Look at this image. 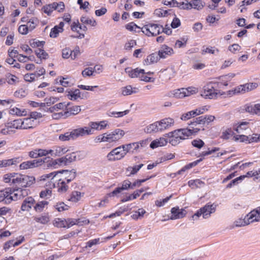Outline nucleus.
I'll use <instances>...</instances> for the list:
<instances>
[{"mask_svg":"<svg viewBox=\"0 0 260 260\" xmlns=\"http://www.w3.org/2000/svg\"><path fill=\"white\" fill-rule=\"evenodd\" d=\"M200 131V128H182L176 129L173 132L166 134L168 138L169 142L173 146L178 144L181 140L185 139L191 135H196Z\"/></svg>","mask_w":260,"mask_h":260,"instance_id":"nucleus-1","label":"nucleus"},{"mask_svg":"<svg viewBox=\"0 0 260 260\" xmlns=\"http://www.w3.org/2000/svg\"><path fill=\"white\" fill-rule=\"evenodd\" d=\"M91 133L88 128H78L72 130L71 132H67L59 136V139L62 141L75 140L80 136L89 135Z\"/></svg>","mask_w":260,"mask_h":260,"instance_id":"nucleus-2","label":"nucleus"},{"mask_svg":"<svg viewBox=\"0 0 260 260\" xmlns=\"http://www.w3.org/2000/svg\"><path fill=\"white\" fill-rule=\"evenodd\" d=\"M216 206L210 203L207 204L204 207L198 210L197 212L191 216V219L197 220L201 215L204 218H208L210 216L211 213L215 211Z\"/></svg>","mask_w":260,"mask_h":260,"instance_id":"nucleus-3","label":"nucleus"},{"mask_svg":"<svg viewBox=\"0 0 260 260\" xmlns=\"http://www.w3.org/2000/svg\"><path fill=\"white\" fill-rule=\"evenodd\" d=\"M162 25L154 23H148L141 28V31L148 37H154L161 34Z\"/></svg>","mask_w":260,"mask_h":260,"instance_id":"nucleus-4","label":"nucleus"},{"mask_svg":"<svg viewBox=\"0 0 260 260\" xmlns=\"http://www.w3.org/2000/svg\"><path fill=\"white\" fill-rule=\"evenodd\" d=\"M15 186H20L21 187H29L34 184L35 182V178L34 176H29L27 175L18 174L16 175Z\"/></svg>","mask_w":260,"mask_h":260,"instance_id":"nucleus-5","label":"nucleus"},{"mask_svg":"<svg viewBox=\"0 0 260 260\" xmlns=\"http://www.w3.org/2000/svg\"><path fill=\"white\" fill-rule=\"evenodd\" d=\"M81 111L80 107L79 106H74L72 107L68 108L65 111H62L53 115V117L57 119L61 117L66 118L72 115H76Z\"/></svg>","mask_w":260,"mask_h":260,"instance_id":"nucleus-6","label":"nucleus"},{"mask_svg":"<svg viewBox=\"0 0 260 260\" xmlns=\"http://www.w3.org/2000/svg\"><path fill=\"white\" fill-rule=\"evenodd\" d=\"M124 132L121 129H116L110 133H105L106 142L112 143L121 139L124 135Z\"/></svg>","mask_w":260,"mask_h":260,"instance_id":"nucleus-7","label":"nucleus"},{"mask_svg":"<svg viewBox=\"0 0 260 260\" xmlns=\"http://www.w3.org/2000/svg\"><path fill=\"white\" fill-rule=\"evenodd\" d=\"M125 156V152L121 151L120 147H116L107 154V158L110 161H114L120 160Z\"/></svg>","mask_w":260,"mask_h":260,"instance_id":"nucleus-8","label":"nucleus"},{"mask_svg":"<svg viewBox=\"0 0 260 260\" xmlns=\"http://www.w3.org/2000/svg\"><path fill=\"white\" fill-rule=\"evenodd\" d=\"M56 172H57V176L59 174L60 175L59 178L62 180H65L67 183H69L73 180L76 176V172L74 169L71 170H62ZM57 177H58V176Z\"/></svg>","mask_w":260,"mask_h":260,"instance_id":"nucleus-9","label":"nucleus"},{"mask_svg":"<svg viewBox=\"0 0 260 260\" xmlns=\"http://www.w3.org/2000/svg\"><path fill=\"white\" fill-rule=\"evenodd\" d=\"M207 111L208 109L207 108V106H203L202 107L197 108L195 110L190 111L185 114H183L181 116V119L182 120H187L188 119H189L191 117H194L197 115L203 114L204 113Z\"/></svg>","mask_w":260,"mask_h":260,"instance_id":"nucleus-10","label":"nucleus"},{"mask_svg":"<svg viewBox=\"0 0 260 260\" xmlns=\"http://www.w3.org/2000/svg\"><path fill=\"white\" fill-rule=\"evenodd\" d=\"M217 93L211 83H208L203 87L201 95L205 99H212L215 98Z\"/></svg>","mask_w":260,"mask_h":260,"instance_id":"nucleus-11","label":"nucleus"},{"mask_svg":"<svg viewBox=\"0 0 260 260\" xmlns=\"http://www.w3.org/2000/svg\"><path fill=\"white\" fill-rule=\"evenodd\" d=\"M42 162L43 161L41 158L26 161L21 163L19 167L21 170L32 169L42 166Z\"/></svg>","mask_w":260,"mask_h":260,"instance_id":"nucleus-12","label":"nucleus"},{"mask_svg":"<svg viewBox=\"0 0 260 260\" xmlns=\"http://www.w3.org/2000/svg\"><path fill=\"white\" fill-rule=\"evenodd\" d=\"M11 188H6L4 190H0V202L5 204H9L12 202L11 196Z\"/></svg>","mask_w":260,"mask_h":260,"instance_id":"nucleus-13","label":"nucleus"},{"mask_svg":"<svg viewBox=\"0 0 260 260\" xmlns=\"http://www.w3.org/2000/svg\"><path fill=\"white\" fill-rule=\"evenodd\" d=\"M172 216L170 219L172 220L182 218L186 214V211L183 209H180L179 207H173L171 209Z\"/></svg>","mask_w":260,"mask_h":260,"instance_id":"nucleus-14","label":"nucleus"},{"mask_svg":"<svg viewBox=\"0 0 260 260\" xmlns=\"http://www.w3.org/2000/svg\"><path fill=\"white\" fill-rule=\"evenodd\" d=\"M159 132H162L174 124V121L172 118H167L157 121Z\"/></svg>","mask_w":260,"mask_h":260,"instance_id":"nucleus-15","label":"nucleus"},{"mask_svg":"<svg viewBox=\"0 0 260 260\" xmlns=\"http://www.w3.org/2000/svg\"><path fill=\"white\" fill-rule=\"evenodd\" d=\"M21 159L20 157H15L9 159L0 160V167H7L10 166H16L20 161Z\"/></svg>","mask_w":260,"mask_h":260,"instance_id":"nucleus-16","label":"nucleus"},{"mask_svg":"<svg viewBox=\"0 0 260 260\" xmlns=\"http://www.w3.org/2000/svg\"><path fill=\"white\" fill-rule=\"evenodd\" d=\"M174 51L172 48L169 46L164 45H162L159 50L158 52V54L160 58H165L168 56H170L173 54Z\"/></svg>","mask_w":260,"mask_h":260,"instance_id":"nucleus-17","label":"nucleus"},{"mask_svg":"<svg viewBox=\"0 0 260 260\" xmlns=\"http://www.w3.org/2000/svg\"><path fill=\"white\" fill-rule=\"evenodd\" d=\"M68 151L66 147L55 146L52 149L49 150V152H51V155L52 156H59L65 154Z\"/></svg>","mask_w":260,"mask_h":260,"instance_id":"nucleus-18","label":"nucleus"},{"mask_svg":"<svg viewBox=\"0 0 260 260\" xmlns=\"http://www.w3.org/2000/svg\"><path fill=\"white\" fill-rule=\"evenodd\" d=\"M35 201L31 197L26 198L23 202L21 209L22 211H28L32 206L34 207Z\"/></svg>","mask_w":260,"mask_h":260,"instance_id":"nucleus-19","label":"nucleus"},{"mask_svg":"<svg viewBox=\"0 0 260 260\" xmlns=\"http://www.w3.org/2000/svg\"><path fill=\"white\" fill-rule=\"evenodd\" d=\"M251 214V212H249L246 216L244 219L240 218L237 220H236L234 222V224L235 226L240 227L242 226H245L246 225L249 224L251 223L254 222L253 219H251L250 218V215Z\"/></svg>","mask_w":260,"mask_h":260,"instance_id":"nucleus-20","label":"nucleus"},{"mask_svg":"<svg viewBox=\"0 0 260 260\" xmlns=\"http://www.w3.org/2000/svg\"><path fill=\"white\" fill-rule=\"evenodd\" d=\"M41 159H42L43 161L42 162V166H43L44 168H56L57 162L56 161V160H55V159L50 157H46L43 158H41Z\"/></svg>","mask_w":260,"mask_h":260,"instance_id":"nucleus-21","label":"nucleus"},{"mask_svg":"<svg viewBox=\"0 0 260 260\" xmlns=\"http://www.w3.org/2000/svg\"><path fill=\"white\" fill-rule=\"evenodd\" d=\"M168 142H169L168 138H160L159 139L153 141L150 143V147L152 149H154L158 147L165 146Z\"/></svg>","mask_w":260,"mask_h":260,"instance_id":"nucleus-22","label":"nucleus"},{"mask_svg":"<svg viewBox=\"0 0 260 260\" xmlns=\"http://www.w3.org/2000/svg\"><path fill=\"white\" fill-rule=\"evenodd\" d=\"M17 175H18V173H16L6 174L3 176V180L5 183H9L11 185H15Z\"/></svg>","mask_w":260,"mask_h":260,"instance_id":"nucleus-23","label":"nucleus"},{"mask_svg":"<svg viewBox=\"0 0 260 260\" xmlns=\"http://www.w3.org/2000/svg\"><path fill=\"white\" fill-rule=\"evenodd\" d=\"M160 58L157 53H153L147 56V58L144 61V64L148 66L157 62Z\"/></svg>","mask_w":260,"mask_h":260,"instance_id":"nucleus-24","label":"nucleus"},{"mask_svg":"<svg viewBox=\"0 0 260 260\" xmlns=\"http://www.w3.org/2000/svg\"><path fill=\"white\" fill-rule=\"evenodd\" d=\"M67 96L71 100H76L78 98H83V94H81L80 90L78 89L68 91Z\"/></svg>","mask_w":260,"mask_h":260,"instance_id":"nucleus-25","label":"nucleus"},{"mask_svg":"<svg viewBox=\"0 0 260 260\" xmlns=\"http://www.w3.org/2000/svg\"><path fill=\"white\" fill-rule=\"evenodd\" d=\"M172 2L173 3V7H177L183 10H190L192 8L190 2H188L187 0L181 3H178L176 1H173Z\"/></svg>","mask_w":260,"mask_h":260,"instance_id":"nucleus-26","label":"nucleus"},{"mask_svg":"<svg viewBox=\"0 0 260 260\" xmlns=\"http://www.w3.org/2000/svg\"><path fill=\"white\" fill-rule=\"evenodd\" d=\"M24 241V237H22L20 240L15 241L14 240H9L6 242L4 246L5 250L9 249L12 246L16 247L20 245Z\"/></svg>","mask_w":260,"mask_h":260,"instance_id":"nucleus-27","label":"nucleus"},{"mask_svg":"<svg viewBox=\"0 0 260 260\" xmlns=\"http://www.w3.org/2000/svg\"><path fill=\"white\" fill-rule=\"evenodd\" d=\"M190 91L186 88L178 89L174 91V95L177 98H183L190 95Z\"/></svg>","mask_w":260,"mask_h":260,"instance_id":"nucleus-28","label":"nucleus"},{"mask_svg":"<svg viewBox=\"0 0 260 260\" xmlns=\"http://www.w3.org/2000/svg\"><path fill=\"white\" fill-rule=\"evenodd\" d=\"M144 191L143 189H141L136 190L133 194L126 196V197L122 199L121 201V202H125L128 201L134 200L140 196V194Z\"/></svg>","mask_w":260,"mask_h":260,"instance_id":"nucleus-29","label":"nucleus"},{"mask_svg":"<svg viewBox=\"0 0 260 260\" xmlns=\"http://www.w3.org/2000/svg\"><path fill=\"white\" fill-rule=\"evenodd\" d=\"M202 160H203V158H200V159H198L193 162L189 163L188 165H186L184 167H183L180 170L178 171L177 172V174H178V175L182 174L186 170L189 169L190 168H192V167H194L196 166H197L200 162L202 161Z\"/></svg>","mask_w":260,"mask_h":260,"instance_id":"nucleus-30","label":"nucleus"},{"mask_svg":"<svg viewBox=\"0 0 260 260\" xmlns=\"http://www.w3.org/2000/svg\"><path fill=\"white\" fill-rule=\"evenodd\" d=\"M202 160H203V158H200V159H198L193 162L189 163L188 165H186L184 167H183L180 170L178 171L177 172V174H178V175L182 174L186 170L189 169L190 168H192V167H194L196 166H197L200 162L202 161Z\"/></svg>","mask_w":260,"mask_h":260,"instance_id":"nucleus-31","label":"nucleus"},{"mask_svg":"<svg viewBox=\"0 0 260 260\" xmlns=\"http://www.w3.org/2000/svg\"><path fill=\"white\" fill-rule=\"evenodd\" d=\"M235 76V74L234 73H230L228 75L221 76L219 77V79L220 80L219 83L224 86H228V82L231 81V80Z\"/></svg>","mask_w":260,"mask_h":260,"instance_id":"nucleus-32","label":"nucleus"},{"mask_svg":"<svg viewBox=\"0 0 260 260\" xmlns=\"http://www.w3.org/2000/svg\"><path fill=\"white\" fill-rule=\"evenodd\" d=\"M66 160H67L68 164L71 163L74 161L80 160V152H72L71 154H69L66 155Z\"/></svg>","mask_w":260,"mask_h":260,"instance_id":"nucleus-33","label":"nucleus"},{"mask_svg":"<svg viewBox=\"0 0 260 260\" xmlns=\"http://www.w3.org/2000/svg\"><path fill=\"white\" fill-rule=\"evenodd\" d=\"M143 166L144 165L142 164L134 167H128L126 171V173H129L127 175L129 176L136 174Z\"/></svg>","mask_w":260,"mask_h":260,"instance_id":"nucleus-34","label":"nucleus"},{"mask_svg":"<svg viewBox=\"0 0 260 260\" xmlns=\"http://www.w3.org/2000/svg\"><path fill=\"white\" fill-rule=\"evenodd\" d=\"M22 119H18L11 122H9L8 123V126L10 128L13 127L16 129H22Z\"/></svg>","mask_w":260,"mask_h":260,"instance_id":"nucleus-35","label":"nucleus"},{"mask_svg":"<svg viewBox=\"0 0 260 260\" xmlns=\"http://www.w3.org/2000/svg\"><path fill=\"white\" fill-rule=\"evenodd\" d=\"M67 181L62 180L58 178V191L59 192H64L67 191L69 188Z\"/></svg>","mask_w":260,"mask_h":260,"instance_id":"nucleus-36","label":"nucleus"},{"mask_svg":"<svg viewBox=\"0 0 260 260\" xmlns=\"http://www.w3.org/2000/svg\"><path fill=\"white\" fill-rule=\"evenodd\" d=\"M249 216L251 219H253L254 222L260 221V207L251 211V214Z\"/></svg>","mask_w":260,"mask_h":260,"instance_id":"nucleus-37","label":"nucleus"},{"mask_svg":"<svg viewBox=\"0 0 260 260\" xmlns=\"http://www.w3.org/2000/svg\"><path fill=\"white\" fill-rule=\"evenodd\" d=\"M129 110H126L122 112H116L112 111H109L108 115L110 117H114L116 118L121 117L124 115L127 114L129 113Z\"/></svg>","mask_w":260,"mask_h":260,"instance_id":"nucleus-38","label":"nucleus"},{"mask_svg":"<svg viewBox=\"0 0 260 260\" xmlns=\"http://www.w3.org/2000/svg\"><path fill=\"white\" fill-rule=\"evenodd\" d=\"M32 122L34 120L31 118H27L22 119L23 124H22V129H26L33 128Z\"/></svg>","mask_w":260,"mask_h":260,"instance_id":"nucleus-39","label":"nucleus"},{"mask_svg":"<svg viewBox=\"0 0 260 260\" xmlns=\"http://www.w3.org/2000/svg\"><path fill=\"white\" fill-rule=\"evenodd\" d=\"M145 132L147 133L158 132V125L157 121L149 125L145 128Z\"/></svg>","mask_w":260,"mask_h":260,"instance_id":"nucleus-40","label":"nucleus"},{"mask_svg":"<svg viewBox=\"0 0 260 260\" xmlns=\"http://www.w3.org/2000/svg\"><path fill=\"white\" fill-rule=\"evenodd\" d=\"M17 193L20 194L21 198H23L28 194L29 190L26 189H23L18 186H16L13 189Z\"/></svg>","mask_w":260,"mask_h":260,"instance_id":"nucleus-41","label":"nucleus"},{"mask_svg":"<svg viewBox=\"0 0 260 260\" xmlns=\"http://www.w3.org/2000/svg\"><path fill=\"white\" fill-rule=\"evenodd\" d=\"M9 113L12 115H16L19 116L25 115L26 114L25 110L21 111L20 109L16 107L11 108Z\"/></svg>","mask_w":260,"mask_h":260,"instance_id":"nucleus-42","label":"nucleus"},{"mask_svg":"<svg viewBox=\"0 0 260 260\" xmlns=\"http://www.w3.org/2000/svg\"><path fill=\"white\" fill-rule=\"evenodd\" d=\"M81 197V193L79 191H74L71 194L70 198L69 199L70 201L73 202H77L79 201Z\"/></svg>","mask_w":260,"mask_h":260,"instance_id":"nucleus-43","label":"nucleus"},{"mask_svg":"<svg viewBox=\"0 0 260 260\" xmlns=\"http://www.w3.org/2000/svg\"><path fill=\"white\" fill-rule=\"evenodd\" d=\"M125 72L128 74V76L131 78L139 77L138 68L135 69H131L130 68H127L125 69Z\"/></svg>","mask_w":260,"mask_h":260,"instance_id":"nucleus-44","label":"nucleus"},{"mask_svg":"<svg viewBox=\"0 0 260 260\" xmlns=\"http://www.w3.org/2000/svg\"><path fill=\"white\" fill-rule=\"evenodd\" d=\"M134 90H133L132 86H126V87L122 88V94L123 95H128L132 94L133 93H136V91L135 90L136 89V88H134Z\"/></svg>","mask_w":260,"mask_h":260,"instance_id":"nucleus-45","label":"nucleus"},{"mask_svg":"<svg viewBox=\"0 0 260 260\" xmlns=\"http://www.w3.org/2000/svg\"><path fill=\"white\" fill-rule=\"evenodd\" d=\"M80 20L83 23L89 24L92 26H95L96 25V21L94 19H90L85 16L81 17Z\"/></svg>","mask_w":260,"mask_h":260,"instance_id":"nucleus-46","label":"nucleus"},{"mask_svg":"<svg viewBox=\"0 0 260 260\" xmlns=\"http://www.w3.org/2000/svg\"><path fill=\"white\" fill-rule=\"evenodd\" d=\"M35 53L38 57L41 59H46L48 57V54L44 50L39 48L35 50Z\"/></svg>","mask_w":260,"mask_h":260,"instance_id":"nucleus-47","label":"nucleus"},{"mask_svg":"<svg viewBox=\"0 0 260 260\" xmlns=\"http://www.w3.org/2000/svg\"><path fill=\"white\" fill-rule=\"evenodd\" d=\"M205 121L204 118L203 116H200L199 117H197L196 118L195 120H194L193 121L191 122L189 125L190 126V128H192L193 126H191V125H194L196 126L197 124H205Z\"/></svg>","mask_w":260,"mask_h":260,"instance_id":"nucleus-48","label":"nucleus"},{"mask_svg":"<svg viewBox=\"0 0 260 260\" xmlns=\"http://www.w3.org/2000/svg\"><path fill=\"white\" fill-rule=\"evenodd\" d=\"M249 124L248 122H241L235 128V130L238 133H240L241 130H245L248 128V125Z\"/></svg>","mask_w":260,"mask_h":260,"instance_id":"nucleus-49","label":"nucleus"},{"mask_svg":"<svg viewBox=\"0 0 260 260\" xmlns=\"http://www.w3.org/2000/svg\"><path fill=\"white\" fill-rule=\"evenodd\" d=\"M48 202L47 201H41L34 205V209L36 211L40 212L43 210L45 205L48 204Z\"/></svg>","mask_w":260,"mask_h":260,"instance_id":"nucleus-50","label":"nucleus"},{"mask_svg":"<svg viewBox=\"0 0 260 260\" xmlns=\"http://www.w3.org/2000/svg\"><path fill=\"white\" fill-rule=\"evenodd\" d=\"M257 87V84L256 83H249L243 85L244 87V92L251 91Z\"/></svg>","mask_w":260,"mask_h":260,"instance_id":"nucleus-51","label":"nucleus"},{"mask_svg":"<svg viewBox=\"0 0 260 260\" xmlns=\"http://www.w3.org/2000/svg\"><path fill=\"white\" fill-rule=\"evenodd\" d=\"M89 127H84L83 128H88L91 130V133L89 135H91L93 133V129L98 131H101L100 127L99 122H90L88 124Z\"/></svg>","mask_w":260,"mask_h":260,"instance_id":"nucleus-52","label":"nucleus"},{"mask_svg":"<svg viewBox=\"0 0 260 260\" xmlns=\"http://www.w3.org/2000/svg\"><path fill=\"white\" fill-rule=\"evenodd\" d=\"M192 8L196 9L197 10L202 9L204 5L202 4L201 0H193L190 2Z\"/></svg>","mask_w":260,"mask_h":260,"instance_id":"nucleus-53","label":"nucleus"},{"mask_svg":"<svg viewBox=\"0 0 260 260\" xmlns=\"http://www.w3.org/2000/svg\"><path fill=\"white\" fill-rule=\"evenodd\" d=\"M39 23V20L37 18H32L30 19L28 21L29 24V30L31 31L33 30Z\"/></svg>","mask_w":260,"mask_h":260,"instance_id":"nucleus-54","label":"nucleus"},{"mask_svg":"<svg viewBox=\"0 0 260 260\" xmlns=\"http://www.w3.org/2000/svg\"><path fill=\"white\" fill-rule=\"evenodd\" d=\"M52 194V190L49 188H46L45 190H42L40 193V197L41 198H49Z\"/></svg>","mask_w":260,"mask_h":260,"instance_id":"nucleus-55","label":"nucleus"},{"mask_svg":"<svg viewBox=\"0 0 260 260\" xmlns=\"http://www.w3.org/2000/svg\"><path fill=\"white\" fill-rule=\"evenodd\" d=\"M202 54L203 55L205 54L206 53H210V54H215L216 52H218L219 50L215 47H207L202 50Z\"/></svg>","mask_w":260,"mask_h":260,"instance_id":"nucleus-56","label":"nucleus"},{"mask_svg":"<svg viewBox=\"0 0 260 260\" xmlns=\"http://www.w3.org/2000/svg\"><path fill=\"white\" fill-rule=\"evenodd\" d=\"M126 152L131 151V150H137L139 148V144L138 142L133 143L126 144Z\"/></svg>","mask_w":260,"mask_h":260,"instance_id":"nucleus-57","label":"nucleus"},{"mask_svg":"<svg viewBox=\"0 0 260 260\" xmlns=\"http://www.w3.org/2000/svg\"><path fill=\"white\" fill-rule=\"evenodd\" d=\"M55 208L57 211L59 212H61L68 210L69 206L65 204L63 202H60L56 204Z\"/></svg>","mask_w":260,"mask_h":260,"instance_id":"nucleus-58","label":"nucleus"},{"mask_svg":"<svg viewBox=\"0 0 260 260\" xmlns=\"http://www.w3.org/2000/svg\"><path fill=\"white\" fill-rule=\"evenodd\" d=\"M54 225L57 228H67V220L57 218L54 223Z\"/></svg>","mask_w":260,"mask_h":260,"instance_id":"nucleus-59","label":"nucleus"},{"mask_svg":"<svg viewBox=\"0 0 260 260\" xmlns=\"http://www.w3.org/2000/svg\"><path fill=\"white\" fill-rule=\"evenodd\" d=\"M57 176V172L56 171H54L53 172H51L50 173L47 174H44L41 176L40 180H45L48 178H51V179H53L54 177H56Z\"/></svg>","mask_w":260,"mask_h":260,"instance_id":"nucleus-60","label":"nucleus"},{"mask_svg":"<svg viewBox=\"0 0 260 260\" xmlns=\"http://www.w3.org/2000/svg\"><path fill=\"white\" fill-rule=\"evenodd\" d=\"M62 56L63 58L68 59L70 57L72 58V51L69 48H66L62 51Z\"/></svg>","mask_w":260,"mask_h":260,"instance_id":"nucleus-61","label":"nucleus"},{"mask_svg":"<svg viewBox=\"0 0 260 260\" xmlns=\"http://www.w3.org/2000/svg\"><path fill=\"white\" fill-rule=\"evenodd\" d=\"M81 221H80V219L74 220L72 219H69L68 220H67V228H69L71 226L75 225V224H78L79 225H82V223H81Z\"/></svg>","mask_w":260,"mask_h":260,"instance_id":"nucleus-62","label":"nucleus"},{"mask_svg":"<svg viewBox=\"0 0 260 260\" xmlns=\"http://www.w3.org/2000/svg\"><path fill=\"white\" fill-rule=\"evenodd\" d=\"M191 144L194 147L199 149H201L205 144L204 142L200 139L193 140Z\"/></svg>","mask_w":260,"mask_h":260,"instance_id":"nucleus-63","label":"nucleus"},{"mask_svg":"<svg viewBox=\"0 0 260 260\" xmlns=\"http://www.w3.org/2000/svg\"><path fill=\"white\" fill-rule=\"evenodd\" d=\"M61 32H62V31H60V29H59L58 27L55 26L51 30L50 37L51 38H55L58 36L59 33Z\"/></svg>","mask_w":260,"mask_h":260,"instance_id":"nucleus-64","label":"nucleus"}]
</instances>
